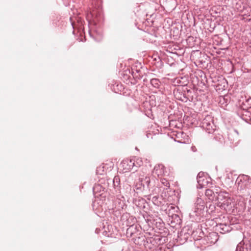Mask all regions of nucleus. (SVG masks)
Masks as SVG:
<instances>
[{
	"instance_id": "0eeeda50",
	"label": "nucleus",
	"mask_w": 251,
	"mask_h": 251,
	"mask_svg": "<svg viewBox=\"0 0 251 251\" xmlns=\"http://www.w3.org/2000/svg\"><path fill=\"white\" fill-rule=\"evenodd\" d=\"M217 205L221 209H224L227 212L230 211L234 206V203L232 201L231 198L226 199L221 202H218Z\"/></svg>"
},
{
	"instance_id": "a211bd4d",
	"label": "nucleus",
	"mask_w": 251,
	"mask_h": 251,
	"mask_svg": "<svg viewBox=\"0 0 251 251\" xmlns=\"http://www.w3.org/2000/svg\"><path fill=\"white\" fill-rule=\"evenodd\" d=\"M113 185L115 188L119 186L120 184V179L118 176H115L113 179Z\"/></svg>"
},
{
	"instance_id": "ddd939ff",
	"label": "nucleus",
	"mask_w": 251,
	"mask_h": 251,
	"mask_svg": "<svg viewBox=\"0 0 251 251\" xmlns=\"http://www.w3.org/2000/svg\"><path fill=\"white\" fill-rule=\"evenodd\" d=\"M242 119L247 123H251V107H250L247 110L244 111L241 116Z\"/></svg>"
},
{
	"instance_id": "b1692460",
	"label": "nucleus",
	"mask_w": 251,
	"mask_h": 251,
	"mask_svg": "<svg viewBox=\"0 0 251 251\" xmlns=\"http://www.w3.org/2000/svg\"><path fill=\"white\" fill-rule=\"evenodd\" d=\"M241 205H242V207L243 208H244L245 205V203L243 202L241 204Z\"/></svg>"
},
{
	"instance_id": "f03ea898",
	"label": "nucleus",
	"mask_w": 251,
	"mask_h": 251,
	"mask_svg": "<svg viewBox=\"0 0 251 251\" xmlns=\"http://www.w3.org/2000/svg\"><path fill=\"white\" fill-rule=\"evenodd\" d=\"M151 179L148 175L140 174L139 176L138 181L136 182L135 187L137 190L140 191L149 190Z\"/></svg>"
},
{
	"instance_id": "aec40b11",
	"label": "nucleus",
	"mask_w": 251,
	"mask_h": 251,
	"mask_svg": "<svg viewBox=\"0 0 251 251\" xmlns=\"http://www.w3.org/2000/svg\"><path fill=\"white\" fill-rule=\"evenodd\" d=\"M133 228H135L133 225L131 226L127 230V233L130 232Z\"/></svg>"
},
{
	"instance_id": "6ab92c4d",
	"label": "nucleus",
	"mask_w": 251,
	"mask_h": 251,
	"mask_svg": "<svg viewBox=\"0 0 251 251\" xmlns=\"http://www.w3.org/2000/svg\"><path fill=\"white\" fill-rule=\"evenodd\" d=\"M162 183L166 186H167L168 184H169V183L165 179H163L162 180Z\"/></svg>"
},
{
	"instance_id": "a878e982",
	"label": "nucleus",
	"mask_w": 251,
	"mask_h": 251,
	"mask_svg": "<svg viewBox=\"0 0 251 251\" xmlns=\"http://www.w3.org/2000/svg\"><path fill=\"white\" fill-rule=\"evenodd\" d=\"M193 232H192V231H190V232H188V234H193Z\"/></svg>"
},
{
	"instance_id": "cd10ccee",
	"label": "nucleus",
	"mask_w": 251,
	"mask_h": 251,
	"mask_svg": "<svg viewBox=\"0 0 251 251\" xmlns=\"http://www.w3.org/2000/svg\"><path fill=\"white\" fill-rule=\"evenodd\" d=\"M97 187V186H96L95 187H94V190H95L96 189V188Z\"/></svg>"
},
{
	"instance_id": "9b49d317",
	"label": "nucleus",
	"mask_w": 251,
	"mask_h": 251,
	"mask_svg": "<svg viewBox=\"0 0 251 251\" xmlns=\"http://www.w3.org/2000/svg\"><path fill=\"white\" fill-rule=\"evenodd\" d=\"M230 198L229 197V195L227 192L222 191L220 188V191H219V193H217V194L215 201H217L218 202H221L224 201V200Z\"/></svg>"
},
{
	"instance_id": "423d86ee",
	"label": "nucleus",
	"mask_w": 251,
	"mask_h": 251,
	"mask_svg": "<svg viewBox=\"0 0 251 251\" xmlns=\"http://www.w3.org/2000/svg\"><path fill=\"white\" fill-rule=\"evenodd\" d=\"M220 191V187H214L211 189H207L205 190V196L210 201H213L216 200L217 193Z\"/></svg>"
},
{
	"instance_id": "f8f14e48",
	"label": "nucleus",
	"mask_w": 251,
	"mask_h": 251,
	"mask_svg": "<svg viewBox=\"0 0 251 251\" xmlns=\"http://www.w3.org/2000/svg\"><path fill=\"white\" fill-rule=\"evenodd\" d=\"M218 230L220 233L225 234L231 231V227L230 226L226 224H219L217 226Z\"/></svg>"
},
{
	"instance_id": "7ed1b4c3",
	"label": "nucleus",
	"mask_w": 251,
	"mask_h": 251,
	"mask_svg": "<svg viewBox=\"0 0 251 251\" xmlns=\"http://www.w3.org/2000/svg\"><path fill=\"white\" fill-rule=\"evenodd\" d=\"M251 180L248 176L240 175L236 180L237 190L239 191H246L251 187Z\"/></svg>"
},
{
	"instance_id": "6e6552de",
	"label": "nucleus",
	"mask_w": 251,
	"mask_h": 251,
	"mask_svg": "<svg viewBox=\"0 0 251 251\" xmlns=\"http://www.w3.org/2000/svg\"><path fill=\"white\" fill-rule=\"evenodd\" d=\"M251 243L247 240L244 239L237 246L236 251H251Z\"/></svg>"
},
{
	"instance_id": "4be33fe9",
	"label": "nucleus",
	"mask_w": 251,
	"mask_h": 251,
	"mask_svg": "<svg viewBox=\"0 0 251 251\" xmlns=\"http://www.w3.org/2000/svg\"><path fill=\"white\" fill-rule=\"evenodd\" d=\"M191 149L194 152L196 151V147L195 146H192L191 147Z\"/></svg>"
},
{
	"instance_id": "dca6fc26",
	"label": "nucleus",
	"mask_w": 251,
	"mask_h": 251,
	"mask_svg": "<svg viewBox=\"0 0 251 251\" xmlns=\"http://www.w3.org/2000/svg\"><path fill=\"white\" fill-rule=\"evenodd\" d=\"M197 179L198 183L197 188L200 189L202 188L205 185V183L206 182V181L203 176H197Z\"/></svg>"
},
{
	"instance_id": "393cba45",
	"label": "nucleus",
	"mask_w": 251,
	"mask_h": 251,
	"mask_svg": "<svg viewBox=\"0 0 251 251\" xmlns=\"http://www.w3.org/2000/svg\"><path fill=\"white\" fill-rule=\"evenodd\" d=\"M146 135H147V137L149 138L150 135H151V133H148V134H147Z\"/></svg>"
},
{
	"instance_id": "1a4fd4ad",
	"label": "nucleus",
	"mask_w": 251,
	"mask_h": 251,
	"mask_svg": "<svg viewBox=\"0 0 251 251\" xmlns=\"http://www.w3.org/2000/svg\"><path fill=\"white\" fill-rule=\"evenodd\" d=\"M120 165L123 168V170L126 172L129 171L134 166H136L133 160L128 159L124 160Z\"/></svg>"
},
{
	"instance_id": "f3484780",
	"label": "nucleus",
	"mask_w": 251,
	"mask_h": 251,
	"mask_svg": "<svg viewBox=\"0 0 251 251\" xmlns=\"http://www.w3.org/2000/svg\"><path fill=\"white\" fill-rule=\"evenodd\" d=\"M150 84L155 89H159L161 86V82L157 78H152L150 80Z\"/></svg>"
},
{
	"instance_id": "39448f33",
	"label": "nucleus",
	"mask_w": 251,
	"mask_h": 251,
	"mask_svg": "<svg viewBox=\"0 0 251 251\" xmlns=\"http://www.w3.org/2000/svg\"><path fill=\"white\" fill-rule=\"evenodd\" d=\"M205 202L201 198H198L194 204V213L197 216H201L204 211Z\"/></svg>"
},
{
	"instance_id": "20e7f679",
	"label": "nucleus",
	"mask_w": 251,
	"mask_h": 251,
	"mask_svg": "<svg viewBox=\"0 0 251 251\" xmlns=\"http://www.w3.org/2000/svg\"><path fill=\"white\" fill-rule=\"evenodd\" d=\"M200 126L208 133H212L216 128L214 124L213 118L210 115H206L201 121Z\"/></svg>"
},
{
	"instance_id": "412c9836",
	"label": "nucleus",
	"mask_w": 251,
	"mask_h": 251,
	"mask_svg": "<svg viewBox=\"0 0 251 251\" xmlns=\"http://www.w3.org/2000/svg\"><path fill=\"white\" fill-rule=\"evenodd\" d=\"M137 161H138L137 162V164H138V165L140 166L141 163H142V161L141 160L137 159Z\"/></svg>"
},
{
	"instance_id": "bb28decb",
	"label": "nucleus",
	"mask_w": 251,
	"mask_h": 251,
	"mask_svg": "<svg viewBox=\"0 0 251 251\" xmlns=\"http://www.w3.org/2000/svg\"><path fill=\"white\" fill-rule=\"evenodd\" d=\"M104 232H105V235H107V236H109V235L107 234L106 231H104Z\"/></svg>"
},
{
	"instance_id": "9d476101",
	"label": "nucleus",
	"mask_w": 251,
	"mask_h": 251,
	"mask_svg": "<svg viewBox=\"0 0 251 251\" xmlns=\"http://www.w3.org/2000/svg\"><path fill=\"white\" fill-rule=\"evenodd\" d=\"M165 170V168L163 165L158 164L154 167L153 173L157 175L158 176H165L167 172Z\"/></svg>"
},
{
	"instance_id": "c85d7f7f",
	"label": "nucleus",
	"mask_w": 251,
	"mask_h": 251,
	"mask_svg": "<svg viewBox=\"0 0 251 251\" xmlns=\"http://www.w3.org/2000/svg\"><path fill=\"white\" fill-rule=\"evenodd\" d=\"M250 203H251V201H250Z\"/></svg>"
},
{
	"instance_id": "5701e85b",
	"label": "nucleus",
	"mask_w": 251,
	"mask_h": 251,
	"mask_svg": "<svg viewBox=\"0 0 251 251\" xmlns=\"http://www.w3.org/2000/svg\"><path fill=\"white\" fill-rule=\"evenodd\" d=\"M203 173L202 172H200L198 174V176H203Z\"/></svg>"
},
{
	"instance_id": "f257e3e1",
	"label": "nucleus",
	"mask_w": 251,
	"mask_h": 251,
	"mask_svg": "<svg viewBox=\"0 0 251 251\" xmlns=\"http://www.w3.org/2000/svg\"><path fill=\"white\" fill-rule=\"evenodd\" d=\"M126 207L125 203V199L124 196L118 195L113 200L112 204L109 208L110 212L116 217L121 215L122 211Z\"/></svg>"
},
{
	"instance_id": "2eb2a0df",
	"label": "nucleus",
	"mask_w": 251,
	"mask_h": 251,
	"mask_svg": "<svg viewBox=\"0 0 251 251\" xmlns=\"http://www.w3.org/2000/svg\"><path fill=\"white\" fill-rule=\"evenodd\" d=\"M206 240L209 243H215L218 240V235L215 232H211L206 236Z\"/></svg>"
},
{
	"instance_id": "4468645a",
	"label": "nucleus",
	"mask_w": 251,
	"mask_h": 251,
	"mask_svg": "<svg viewBox=\"0 0 251 251\" xmlns=\"http://www.w3.org/2000/svg\"><path fill=\"white\" fill-rule=\"evenodd\" d=\"M148 199L151 200L153 203L158 206H161L162 204L161 201V198H160L158 196H155L151 197V195H149Z\"/></svg>"
}]
</instances>
